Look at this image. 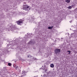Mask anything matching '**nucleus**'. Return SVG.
I'll list each match as a JSON object with an SVG mask.
<instances>
[{"label":"nucleus","mask_w":77,"mask_h":77,"mask_svg":"<svg viewBox=\"0 0 77 77\" xmlns=\"http://www.w3.org/2000/svg\"><path fill=\"white\" fill-rule=\"evenodd\" d=\"M24 3L25 4H26V2H24Z\"/></svg>","instance_id":"ddd939ff"},{"label":"nucleus","mask_w":77,"mask_h":77,"mask_svg":"<svg viewBox=\"0 0 77 77\" xmlns=\"http://www.w3.org/2000/svg\"><path fill=\"white\" fill-rule=\"evenodd\" d=\"M23 22V20L21 19H20L17 21V23L18 25H21V24H22Z\"/></svg>","instance_id":"f03ea898"},{"label":"nucleus","mask_w":77,"mask_h":77,"mask_svg":"<svg viewBox=\"0 0 77 77\" xmlns=\"http://www.w3.org/2000/svg\"><path fill=\"white\" fill-rule=\"evenodd\" d=\"M8 65H9V66H11V64L10 63H8Z\"/></svg>","instance_id":"1a4fd4ad"},{"label":"nucleus","mask_w":77,"mask_h":77,"mask_svg":"<svg viewBox=\"0 0 77 77\" xmlns=\"http://www.w3.org/2000/svg\"><path fill=\"white\" fill-rule=\"evenodd\" d=\"M50 67L51 68H53L54 67V64H51L50 65Z\"/></svg>","instance_id":"39448f33"},{"label":"nucleus","mask_w":77,"mask_h":77,"mask_svg":"<svg viewBox=\"0 0 77 77\" xmlns=\"http://www.w3.org/2000/svg\"><path fill=\"white\" fill-rule=\"evenodd\" d=\"M72 8L71 6H70L68 7L69 9H71Z\"/></svg>","instance_id":"9d476101"},{"label":"nucleus","mask_w":77,"mask_h":77,"mask_svg":"<svg viewBox=\"0 0 77 77\" xmlns=\"http://www.w3.org/2000/svg\"><path fill=\"white\" fill-rule=\"evenodd\" d=\"M70 0H66V3H70Z\"/></svg>","instance_id":"423d86ee"},{"label":"nucleus","mask_w":77,"mask_h":77,"mask_svg":"<svg viewBox=\"0 0 77 77\" xmlns=\"http://www.w3.org/2000/svg\"><path fill=\"white\" fill-rule=\"evenodd\" d=\"M67 52H69L68 53V54H70V53H71V51H68Z\"/></svg>","instance_id":"6e6552de"},{"label":"nucleus","mask_w":77,"mask_h":77,"mask_svg":"<svg viewBox=\"0 0 77 77\" xmlns=\"http://www.w3.org/2000/svg\"><path fill=\"white\" fill-rule=\"evenodd\" d=\"M60 51H61V49H56L54 50V52L56 54H57V53H60Z\"/></svg>","instance_id":"7ed1b4c3"},{"label":"nucleus","mask_w":77,"mask_h":77,"mask_svg":"<svg viewBox=\"0 0 77 77\" xmlns=\"http://www.w3.org/2000/svg\"><path fill=\"white\" fill-rule=\"evenodd\" d=\"M27 57H28V58L29 57V55H28V56H27Z\"/></svg>","instance_id":"9b49d317"},{"label":"nucleus","mask_w":77,"mask_h":77,"mask_svg":"<svg viewBox=\"0 0 77 77\" xmlns=\"http://www.w3.org/2000/svg\"><path fill=\"white\" fill-rule=\"evenodd\" d=\"M26 75V73L25 72L22 73V74L21 75V77H23Z\"/></svg>","instance_id":"20e7f679"},{"label":"nucleus","mask_w":77,"mask_h":77,"mask_svg":"<svg viewBox=\"0 0 77 77\" xmlns=\"http://www.w3.org/2000/svg\"><path fill=\"white\" fill-rule=\"evenodd\" d=\"M52 28H53V26H51V27H48V29H52Z\"/></svg>","instance_id":"0eeeda50"},{"label":"nucleus","mask_w":77,"mask_h":77,"mask_svg":"<svg viewBox=\"0 0 77 77\" xmlns=\"http://www.w3.org/2000/svg\"><path fill=\"white\" fill-rule=\"evenodd\" d=\"M31 9V7L29 6L26 4L23 5V9L26 11H29Z\"/></svg>","instance_id":"f257e3e1"},{"label":"nucleus","mask_w":77,"mask_h":77,"mask_svg":"<svg viewBox=\"0 0 77 77\" xmlns=\"http://www.w3.org/2000/svg\"><path fill=\"white\" fill-rule=\"evenodd\" d=\"M30 42H29V44H30Z\"/></svg>","instance_id":"f8f14e48"}]
</instances>
